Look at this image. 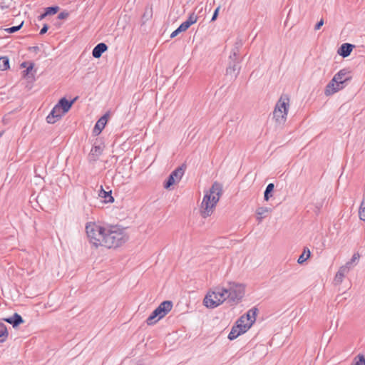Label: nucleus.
<instances>
[{"label": "nucleus", "instance_id": "4be33fe9", "mask_svg": "<svg viewBox=\"0 0 365 365\" xmlns=\"http://www.w3.org/2000/svg\"><path fill=\"white\" fill-rule=\"evenodd\" d=\"M112 191H106L103 190V186H101V190L99 191V196L102 198L105 199L106 202H113L114 198L111 195Z\"/></svg>", "mask_w": 365, "mask_h": 365}, {"label": "nucleus", "instance_id": "4c0bfd02", "mask_svg": "<svg viewBox=\"0 0 365 365\" xmlns=\"http://www.w3.org/2000/svg\"><path fill=\"white\" fill-rule=\"evenodd\" d=\"M359 253H354L350 261H349L345 265H347L350 267V266L354 262H355L356 259L359 258Z\"/></svg>", "mask_w": 365, "mask_h": 365}, {"label": "nucleus", "instance_id": "b1692460", "mask_svg": "<svg viewBox=\"0 0 365 365\" xmlns=\"http://www.w3.org/2000/svg\"><path fill=\"white\" fill-rule=\"evenodd\" d=\"M311 252L308 247H304L303 252L299 257L297 262L300 264H303L307 259L310 257Z\"/></svg>", "mask_w": 365, "mask_h": 365}, {"label": "nucleus", "instance_id": "dca6fc26", "mask_svg": "<svg viewBox=\"0 0 365 365\" xmlns=\"http://www.w3.org/2000/svg\"><path fill=\"white\" fill-rule=\"evenodd\" d=\"M348 73L346 69H341L338 73H336L333 77V81H336L340 86H343V84L348 81L350 78H346V75Z\"/></svg>", "mask_w": 365, "mask_h": 365}, {"label": "nucleus", "instance_id": "37998d69", "mask_svg": "<svg viewBox=\"0 0 365 365\" xmlns=\"http://www.w3.org/2000/svg\"><path fill=\"white\" fill-rule=\"evenodd\" d=\"M181 32H182V31L178 27L177 29H175L174 31H173V33L170 35V38H175V36H177Z\"/></svg>", "mask_w": 365, "mask_h": 365}, {"label": "nucleus", "instance_id": "9b49d317", "mask_svg": "<svg viewBox=\"0 0 365 365\" xmlns=\"http://www.w3.org/2000/svg\"><path fill=\"white\" fill-rule=\"evenodd\" d=\"M63 115L64 113H62V110L56 105L46 117V121L48 123L53 124L60 120Z\"/></svg>", "mask_w": 365, "mask_h": 365}, {"label": "nucleus", "instance_id": "c9c22d12", "mask_svg": "<svg viewBox=\"0 0 365 365\" xmlns=\"http://www.w3.org/2000/svg\"><path fill=\"white\" fill-rule=\"evenodd\" d=\"M34 66V63H30L29 66L26 68V69L23 71V76L24 77L29 76L30 72L33 70Z\"/></svg>", "mask_w": 365, "mask_h": 365}, {"label": "nucleus", "instance_id": "a18cd8bd", "mask_svg": "<svg viewBox=\"0 0 365 365\" xmlns=\"http://www.w3.org/2000/svg\"><path fill=\"white\" fill-rule=\"evenodd\" d=\"M29 50H30V51H34V52H36H36L39 51V47H38V46H32V47H30V48H29Z\"/></svg>", "mask_w": 365, "mask_h": 365}, {"label": "nucleus", "instance_id": "1a4fd4ad", "mask_svg": "<svg viewBox=\"0 0 365 365\" xmlns=\"http://www.w3.org/2000/svg\"><path fill=\"white\" fill-rule=\"evenodd\" d=\"M240 62L241 61H228V66L226 68V76L230 77L232 80L236 79L241 70Z\"/></svg>", "mask_w": 365, "mask_h": 365}, {"label": "nucleus", "instance_id": "8fccbe9b", "mask_svg": "<svg viewBox=\"0 0 365 365\" xmlns=\"http://www.w3.org/2000/svg\"><path fill=\"white\" fill-rule=\"evenodd\" d=\"M362 202H365V200H364V201H363Z\"/></svg>", "mask_w": 365, "mask_h": 365}, {"label": "nucleus", "instance_id": "f257e3e1", "mask_svg": "<svg viewBox=\"0 0 365 365\" xmlns=\"http://www.w3.org/2000/svg\"><path fill=\"white\" fill-rule=\"evenodd\" d=\"M128 240L125 229L118 225H108L106 227V235L102 240L103 246L107 248H117Z\"/></svg>", "mask_w": 365, "mask_h": 365}, {"label": "nucleus", "instance_id": "f3484780", "mask_svg": "<svg viewBox=\"0 0 365 365\" xmlns=\"http://www.w3.org/2000/svg\"><path fill=\"white\" fill-rule=\"evenodd\" d=\"M349 267H348L347 265L341 267L335 275V277L334 279V284H341L345 274H347L349 272Z\"/></svg>", "mask_w": 365, "mask_h": 365}, {"label": "nucleus", "instance_id": "79ce46f5", "mask_svg": "<svg viewBox=\"0 0 365 365\" xmlns=\"http://www.w3.org/2000/svg\"><path fill=\"white\" fill-rule=\"evenodd\" d=\"M324 20H323V19H322L319 21H318V22L316 24V25H315V26H314V29H315V30H319V29H320V28L324 25Z\"/></svg>", "mask_w": 365, "mask_h": 365}, {"label": "nucleus", "instance_id": "ddd939ff", "mask_svg": "<svg viewBox=\"0 0 365 365\" xmlns=\"http://www.w3.org/2000/svg\"><path fill=\"white\" fill-rule=\"evenodd\" d=\"M2 320L11 324L14 328L18 327L24 322L22 317L18 313H14L11 317L3 318Z\"/></svg>", "mask_w": 365, "mask_h": 365}, {"label": "nucleus", "instance_id": "39448f33", "mask_svg": "<svg viewBox=\"0 0 365 365\" xmlns=\"http://www.w3.org/2000/svg\"><path fill=\"white\" fill-rule=\"evenodd\" d=\"M289 103V98L287 95L281 96L273 111V118L276 123L283 125L285 123L288 112Z\"/></svg>", "mask_w": 365, "mask_h": 365}, {"label": "nucleus", "instance_id": "412c9836", "mask_svg": "<svg viewBox=\"0 0 365 365\" xmlns=\"http://www.w3.org/2000/svg\"><path fill=\"white\" fill-rule=\"evenodd\" d=\"M258 312V309L257 307H252L247 312L243 314V317H245L247 322L252 323V325L256 321V317Z\"/></svg>", "mask_w": 365, "mask_h": 365}, {"label": "nucleus", "instance_id": "393cba45", "mask_svg": "<svg viewBox=\"0 0 365 365\" xmlns=\"http://www.w3.org/2000/svg\"><path fill=\"white\" fill-rule=\"evenodd\" d=\"M274 188V185L273 183H269L267 185L264 192V199L265 201H268L269 198L272 196Z\"/></svg>", "mask_w": 365, "mask_h": 365}, {"label": "nucleus", "instance_id": "473e14b6", "mask_svg": "<svg viewBox=\"0 0 365 365\" xmlns=\"http://www.w3.org/2000/svg\"><path fill=\"white\" fill-rule=\"evenodd\" d=\"M235 324L237 325L247 326L250 324V322H247V319L242 315L237 319Z\"/></svg>", "mask_w": 365, "mask_h": 365}, {"label": "nucleus", "instance_id": "ea45409f", "mask_svg": "<svg viewBox=\"0 0 365 365\" xmlns=\"http://www.w3.org/2000/svg\"><path fill=\"white\" fill-rule=\"evenodd\" d=\"M69 15V13L66 11H63L62 12H61L60 14H58V19H60V20H62V19H66Z\"/></svg>", "mask_w": 365, "mask_h": 365}, {"label": "nucleus", "instance_id": "20e7f679", "mask_svg": "<svg viewBox=\"0 0 365 365\" xmlns=\"http://www.w3.org/2000/svg\"><path fill=\"white\" fill-rule=\"evenodd\" d=\"M106 227L95 222H88L86 226V232L89 242L96 247L103 246L101 242L106 235Z\"/></svg>", "mask_w": 365, "mask_h": 365}, {"label": "nucleus", "instance_id": "49530a36", "mask_svg": "<svg viewBox=\"0 0 365 365\" xmlns=\"http://www.w3.org/2000/svg\"><path fill=\"white\" fill-rule=\"evenodd\" d=\"M46 16H48L47 14H46V11L43 13V14H41L39 16H38V19L39 20H42L43 19H44Z\"/></svg>", "mask_w": 365, "mask_h": 365}, {"label": "nucleus", "instance_id": "7ed1b4c3", "mask_svg": "<svg viewBox=\"0 0 365 365\" xmlns=\"http://www.w3.org/2000/svg\"><path fill=\"white\" fill-rule=\"evenodd\" d=\"M227 288L216 287L210 290L203 299V304L209 309H214L227 300Z\"/></svg>", "mask_w": 365, "mask_h": 365}, {"label": "nucleus", "instance_id": "72a5a7b5", "mask_svg": "<svg viewBox=\"0 0 365 365\" xmlns=\"http://www.w3.org/2000/svg\"><path fill=\"white\" fill-rule=\"evenodd\" d=\"M241 61L239 58V53H235V51H233V50H232L230 55L229 56V61Z\"/></svg>", "mask_w": 365, "mask_h": 365}, {"label": "nucleus", "instance_id": "bb28decb", "mask_svg": "<svg viewBox=\"0 0 365 365\" xmlns=\"http://www.w3.org/2000/svg\"><path fill=\"white\" fill-rule=\"evenodd\" d=\"M272 209L267 207H259L256 210V214L257 215H262L266 217V214L270 212Z\"/></svg>", "mask_w": 365, "mask_h": 365}, {"label": "nucleus", "instance_id": "4468645a", "mask_svg": "<svg viewBox=\"0 0 365 365\" xmlns=\"http://www.w3.org/2000/svg\"><path fill=\"white\" fill-rule=\"evenodd\" d=\"M76 98H75L71 101H68L66 98H62L56 105L62 110V113L65 114L71 109Z\"/></svg>", "mask_w": 365, "mask_h": 365}, {"label": "nucleus", "instance_id": "f8f14e48", "mask_svg": "<svg viewBox=\"0 0 365 365\" xmlns=\"http://www.w3.org/2000/svg\"><path fill=\"white\" fill-rule=\"evenodd\" d=\"M108 118L109 113H106L96 122L93 130V133L95 135H98L101 133L106 125Z\"/></svg>", "mask_w": 365, "mask_h": 365}, {"label": "nucleus", "instance_id": "cd10ccee", "mask_svg": "<svg viewBox=\"0 0 365 365\" xmlns=\"http://www.w3.org/2000/svg\"><path fill=\"white\" fill-rule=\"evenodd\" d=\"M152 15H153L152 9L147 8L142 16L143 24H145V21H148L152 17Z\"/></svg>", "mask_w": 365, "mask_h": 365}, {"label": "nucleus", "instance_id": "5701e85b", "mask_svg": "<svg viewBox=\"0 0 365 365\" xmlns=\"http://www.w3.org/2000/svg\"><path fill=\"white\" fill-rule=\"evenodd\" d=\"M9 332L6 326L0 322V343H3L6 341L8 338Z\"/></svg>", "mask_w": 365, "mask_h": 365}, {"label": "nucleus", "instance_id": "f704fd0d", "mask_svg": "<svg viewBox=\"0 0 365 365\" xmlns=\"http://www.w3.org/2000/svg\"><path fill=\"white\" fill-rule=\"evenodd\" d=\"M197 20V16L194 14V13H192L188 19L186 20L190 24V26L192 25L193 24H195Z\"/></svg>", "mask_w": 365, "mask_h": 365}, {"label": "nucleus", "instance_id": "c756f323", "mask_svg": "<svg viewBox=\"0 0 365 365\" xmlns=\"http://www.w3.org/2000/svg\"><path fill=\"white\" fill-rule=\"evenodd\" d=\"M359 215L360 220L365 221V202H361L359 210Z\"/></svg>", "mask_w": 365, "mask_h": 365}, {"label": "nucleus", "instance_id": "f03ea898", "mask_svg": "<svg viewBox=\"0 0 365 365\" xmlns=\"http://www.w3.org/2000/svg\"><path fill=\"white\" fill-rule=\"evenodd\" d=\"M222 194V185L218 182H215L210 191L205 195L201 203L200 212L203 217L205 218L211 215Z\"/></svg>", "mask_w": 365, "mask_h": 365}, {"label": "nucleus", "instance_id": "e433bc0d", "mask_svg": "<svg viewBox=\"0 0 365 365\" xmlns=\"http://www.w3.org/2000/svg\"><path fill=\"white\" fill-rule=\"evenodd\" d=\"M358 361L354 364V365H365V357L362 354H359L357 356Z\"/></svg>", "mask_w": 365, "mask_h": 365}, {"label": "nucleus", "instance_id": "c85d7f7f", "mask_svg": "<svg viewBox=\"0 0 365 365\" xmlns=\"http://www.w3.org/2000/svg\"><path fill=\"white\" fill-rule=\"evenodd\" d=\"M59 10V6H48L45 9L46 14L47 15H53L56 14Z\"/></svg>", "mask_w": 365, "mask_h": 365}, {"label": "nucleus", "instance_id": "a878e982", "mask_svg": "<svg viewBox=\"0 0 365 365\" xmlns=\"http://www.w3.org/2000/svg\"><path fill=\"white\" fill-rule=\"evenodd\" d=\"M9 68V59L7 56L0 57V70L6 71Z\"/></svg>", "mask_w": 365, "mask_h": 365}, {"label": "nucleus", "instance_id": "2f4dec72", "mask_svg": "<svg viewBox=\"0 0 365 365\" xmlns=\"http://www.w3.org/2000/svg\"><path fill=\"white\" fill-rule=\"evenodd\" d=\"M242 39L238 38L232 50L235 51V53H239L240 48L242 46Z\"/></svg>", "mask_w": 365, "mask_h": 365}, {"label": "nucleus", "instance_id": "a19ab883", "mask_svg": "<svg viewBox=\"0 0 365 365\" xmlns=\"http://www.w3.org/2000/svg\"><path fill=\"white\" fill-rule=\"evenodd\" d=\"M219 11H220V6H218L217 8L215 9V10L212 14L211 21H214L217 19V18L218 16Z\"/></svg>", "mask_w": 365, "mask_h": 365}, {"label": "nucleus", "instance_id": "2eb2a0df", "mask_svg": "<svg viewBox=\"0 0 365 365\" xmlns=\"http://www.w3.org/2000/svg\"><path fill=\"white\" fill-rule=\"evenodd\" d=\"M343 88V86H340L336 81H333V78L327 85L324 93L326 96H331L334 93Z\"/></svg>", "mask_w": 365, "mask_h": 365}, {"label": "nucleus", "instance_id": "423d86ee", "mask_svg": "<svg viewBox=\"0 0 365 365\" xmlns=\"http://www.w3.org/2000/svg\"><path fill=\"white\" fill-rule=\"evenodd\" d=\"M227 294L226 296L227 302L230 306H234L240 303L244 297L245 288L242 284L229 283V287L227 288Z\"/></svg>", "mask_w": 365, "mask_h": 365}, {"label": "nucleus", "instance_id": "6e6552de", "mask_svg": "<svg viewBox=\"0 0 365 365\" xmlns=\"http://www.w3.org/2000/svg\"><path fill=\"white\" fill-rule=\"evenodd\" d=\"M185 167L182 165V166L178 167L175 170H173L168 176L167 180L165 181L163 187L165 189H169L172 185H173L176 182H179L185 173Z\"/></svg>", "mask_w": 365, "mask_h": 365}, {"label": "nucleus", "instance_id": "a211bd4d", "mask_svg": "<svg viewBox=\"0 0 365 365\" xmlns=\"http://www.w3.org/2000/svg\"><path fill=\"white\" fill-rule=\"evenodd\" d=\"M107 50L108 46L105 43H99L93 48L92 55L95 58H99Z\"/></svg>", "mask_w": 365, "mask_h": 365}, {"label": "nucleus", "instance_id": "de8ad7c7", "mask_svg": "<svg viewBox=\"0 0 365 365\" xmlns=\"http://www.w3.org/2000/svg\"><path fill=\"white\" fill-rule=\"evenodd\" d=\"M264 217H265L262 216V215H257V220L258 222H261Z\"/></svg>", "mask_w": 365, "mask_h": 365}, {"label": "nucleus", "instance_id": "6ab92c4d", "mask_svg": "<svg viewBox=\"0 0 365 365\" xmlns=\"http://www.w3.org/2000/svg\"><path fill=\"white\" fill-rule=\"evenodd\" d=\"M354 47V45L351 43H344L339 47L338 53L343 58L348 57L351 54Z\"/></svg>", "mask_w": 365, "mask_h": 365}, {"label": "nucleus", "instance_id": "0eeeda50", "mask_svg": "<svg viewBox=\"0 0 365 365\" xmlns=\"http://www.w3.org/2000/svg\"><path fill=\"white\" fill-rule=\"evenodd\" d=\"M172 308L173 302L171 301H163L148 317L146 319L147 324L149 326L155 324L160 319L164 317L172 309Z\"/></svg>", "mask_w": 365, "mask_h": 365}, {"label": "nucleus", "instance_id": "9d476101", "mask_svg": "<svg viewBox=\"0 0 365 365\" xmlns=\"http://www.w3.org/2000/svg\"><path fill=\"white\" fill-rule=\"evenodd\" d=\"M252 327V323L247 326L237 325L236 324L232 327L231 331L228 335L230 340H234L240 334L245 333Z\"/></svg>", "mask_w": 365, "mask_h": 365}, {"label": "nucleus", "instance_id": "c03bdc74", "mask_svg": "<svg viewBox=\"0 0 365 365\" xmlns=\"http://www.w3.org/2000/svg\"><path fill=\"white\" fill-rule=\"evenodd\" d=\"M48 29V26L47 24H44L43 26L42 29H41L39 34L43 35L44 34H46L47 32Z\"/></svg>", "mask_w": 365, "mask_h": 365}, {"label": "nucleus", "instance_id": "09e8293b", "mask_svg": "<svg viewBox=\"0 0 365 365\" xmlns=\"http://www.w3.org/2000/svg\"><path fill=\"white\" fill-rule=\"evenodd\" d=\"M26 64H27V62H23L21 64V66L23 67V68H25L26 66Z\"/></svg>", "mask_w": 365, "mask_h": 365}, {"label": "nucleus", "instance_id": "aec40b11", "mask_svg": "<svg viewBox=\"0 0 365 365\" xmlns=\"http://www.w3.org/2000/svg\"><path fill=\"white\" fill-rule=\"evenodd\" d=\"M103 149L101 145H94L89 153V158L91 160L96 161L99 156L101 155Z\"/></svg>", "mask_w": 365, "mask_h": 365}, {"label": "nucleus", "instance_id": "58836bf2", "mask_svg": "<svg viewBox=\"0 0 365 365\" xmlns=\"http://www.w3.org/2000/svg\"><path fill=\"white\" fill-rule=\"evenodd\" d=\"M190 24L187 21H185L179 26V28L182 31H185L190 28Z\"/></svg>", "mask_w": 365, "mask_h": 365}, {"label": "nucleus", "instance_id": "7c9ffc66", "mask_svg": "<svg viewBox=\"0 0 365 365\" xmlns=\"http://www.w3.org/2000/svg\"><path fill=\"white\" fill-rule=\"evenodd\" d=\"M23 24H24V21H22L18 26H11V27H9L8 29H6L5 30H6V31H7L9 34H13V33H15V32L18 31L22 27Z\"/></svg>", "mask_w": 365, "mask_h": 365}]
</instances>
